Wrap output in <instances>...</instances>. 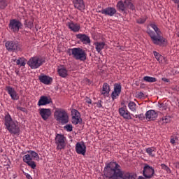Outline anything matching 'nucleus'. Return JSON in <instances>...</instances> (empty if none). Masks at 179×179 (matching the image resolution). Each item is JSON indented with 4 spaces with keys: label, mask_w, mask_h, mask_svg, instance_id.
Wrapping results in <instances>:
<instances>
[{
    "label": "nucleus",
    "mask_w": 179,
    "mask_h": 179,
    "mask_svg": "<svg viewBox=\"0 0 179 179\" xmlns=\"http://www.w3.org/2000/svg\"><path fill=\"white\" fill-rule=\"evenodd\" d=\"M96 107H98V108H103V101L101 100H99L97 102L95 103Z\"/></svg>",
    "instance_id": "c03bdc74"
},
{
    "label": "nucleus",
    "mask_w": 179,
    "mask_h": 179,
    "mask_svg": "<svg viewBox=\"0 0 179 179\" xmlns=\"http://www.w3.org/2000/svg\"><path fill=\"white\" fill-rule=\"evenodd\" d=\"M28 166H29V167H31V169H33L34 170V169H36V167L37 166V165H36V162H34V161L31 160L29 161V162H28L27 164Z\"/></svg>",
    "instance_id": "37998d69"
},
{
    "label": "nucleus",
    "mask_w": 179,
    "mask_h": 179,
    "mask_svg": "<svg viewBox=\"0 0 179 179\" xmlns=\"http://www.w3.org/2000/svg\"><path fill=\"white\" fill-rule=\"evenodd\" d=\"M52 102L51 98L47 96H41L38 101V107H41V106H47V104H50Z\"/></svg>",
    "instance_id": "412c9836"
},
{
    "label": "nucleus",
    "mask_w": 179,
    "mask_h": 179,
    "mask_svg": "<svg viewBox=\"0 0 179 179\" xmlns=\"http://www.w3.org/2000/svg\"><path fill=\"white\" fill-rule=\"evenodd\" d=\"M143 176L145 178H153L155 176V169L148 164H145L143 169Z\"/></svg>",
    "instance_id": "9d476101"
},
{
    "label": "nucleus",
    "mask_w": 179,
    "mask_h": 179,
    "mask_svg": "<svg viewBox=\"0 0 179 179\" xmlns=\"http://www.w3.org/2000/svg\"><path fill=\"white\" fill-rule=\"evenodd\" d=\"M178 92H179V87H178Z\"/></svg>",
    "instance_id": "6e6d98bb"
},
{
    "label": "nucleus",
    "mask_w": 179,
    "mask_h": 179,
    "mask_svg": "<svg viewBox=\"0 0 179 179\" xmlns=\"http://www.w3.org/2000/svg\"><path fill=\"white\" fill-rule=\"evenodd\" d=\"M25 27H27L28 29H33V27H34V24H33V21H29L26 20L24 21V23Z\"/></svg>",
    "instance_id": "e433bc0d"
},
{
    "label": "nucleus",
    "mask_w": 179,
    "mask_h": 179,
    "mask_svg": "<svg viewBox=\"0 0 179 179\" xmlns=\"http://www.w3.org/2000/svg\"><path fill=\"white\" fill-rule=\"evenodd\" d=\"M138 179H148L143 176H138Z\"/></svg>",
    "instance_id": "3c124183"
},
{
    "label": "nucleus",
    "mask_w": 179,
    "mask_h": 179,
    "mask_svg": "<svg viewBox=\"0 0 179 179\" xmlns=\"http://www.w3.org/2000/svg\"><path fill=\"white\" fill-rule=\"evenodd\" d=\"M39 114L42 120H43L44 121H47V120H48V118L51 117V109L44 108H41L39 109Z\"/></svg>",
    "instance_id": "2eb2a0df"
},
{
    "label": "nucleus",
    "mask_w": 179,
    "mask_h": 179,
    "mask_svg": "<svg viewBox=\"0 0 179 179\" xmlns=\"http://www.w3.org/2000/svg\"><path fill=\"white\" fill-rule=\"evenodd\" d=\"M150 26L153 29L154 31L151 29H148L147 33L153 44L159 45V47H166L167 45V39L162 36V31L157 27V25L152 23Z\"/></svg>",
    "instance_id": "f03ea898"
},
{
    "label": "nucleus",
    "mask_w": 179,
    "mask_h": 179,
    "mask_svg": "<svg viewBox=\"0 0 179 179\" xmlns=\"http://www.w3.org/2000/svg\"><path fill=\"white\" fill-rule=\"evenodd\" d=\"M116 8L119 12H123L124 13L127 12V9L135 10V6L131 0H124V1H119L116 5Z\"/></svg>",
    "instance_id": "423d86ee"
},
{
    "label": "nucleus",
    "mask_w": 179,
    "mask_h": 179,
    "mask_svg": "<svg viewBox=\"0 0 179 179\" xmlns=\"http://www.w3.org/2000/svg\"><path fill=\"white\" fill-rule=\"evenodd\" d=\"M74 7L78 10L85 9V1L83 0H72Z\"/></svg>",
    "instance_id": "b1692460"
},
{
    "label": "nucleus",
    "mask_w": 179,
    "mask_h": 179,
    "mask_svg": "<svg viewBox=\"0 0 179 179\" xmlns=\"http://www.w3.org/2000/svg\"><path fill=\"white\" fill-rule=\"evenodd\" d=\"M55 143L57 145V149L58 150H62V149H65V136L62 134H57L55 138Z\"/></svg>",
    "instance_id": "9b49d317"
},
{
    "label": "nucleus",
    "mask_w": 179,
    "mask_h": 179,
    "mask_svg": "<svg viewBox=\"0 0 179 179\" xmlns=\"http://www.w3.org/2000/svg\"><path fill=\"white\" fill-rule=\"evenodd\" d=\"M72 124L78 125L82 123V118H80V113L76 110H72Z\"/></svg>",
    "instance_id": "dca6fc26"
},
{
    "label": "nucleus",
    "mask_w": 179,
    "mask_h": 179,
    "mask_svg": "<svg viewBox=\"0 0 179 179\" xmlns=\"http://www.w3.org/2000/svg\"><path fill=\"white\" fill-rule=\"evenodd\" d=\"M178 142V138L177 136H171L170 139V143L175 146L176 143Z\"/></svg>",
    "instance_id": "58836bf2"
},
{
    "label": "nucleus",
    "mask_w": 179,
    "mask_h": 179,
    "mask_svg": "<svg viewBox=\"0 0 179 179\" xmlns=\"http://www.w3.org/2000/svg\"><path fill=\"white\" fill-rule=\"evenodd\" d=\"M22 159L24 163H26L27 164L29 162L33 160V158H31V156H30V155L27 154L22 157Z\"/></svg>",
    "instance_id": "f704fd0d"
},
{
    "label": "nucleus",
    "mask_w": 179,
    "mask_h": 179,
    "mask_svg": "<svg viewBox=\"0 0 179 179\" xmlns=\"http://www.w3.org/2000/svg\"><path fill=\"white\" fill-rule=\"evenodd\" d=\"M103 176L106 179H136V174L126 173L121 169V166L117 162L106 164L103 169Z\"/></svg>",
    "instance_id": "f257e3e1"
},
{
    "label": "nucleus",
    "mask_w": 179,
    "mask_h": 179,
    "mask_svg": "<svg viewBox=\"0 0 179 179\" xmlns=\"http://www.w3.org/2000/svg\"><path fill=\"white\" fill-rule=\"evenodd\" d=\"M175 3H179V0H172Z\"/></svg>",
    "instance_id": "603ef678"
},
{
    "label": "nucleus",
    "mask_w": 179,
    "mask_h": 179,
    "mask_svg": "<svg viewBox=\"0 0 179 179\" xmlns=\"http://www.w3.org/2000/svg\"><path fill=\"white\" fill-rule=\"evenodd\" d=\"M146 17H141L136 20V23L138 24H143L146 22Z\"/></svg>",
    "instance_id": "79ce46f5"
},
{
    "label": "nucleus",
    "mask_w": 179,
    "mask_h": 179,
    "mask_svg": "<svg viewBox=\"0 0 179 179\" xmlns=\"http://www.w3.org/2000/svg\"><path fill=\"white\" fill-rule=\"evenodd\" d=\"M8 6L6 3V0H0V9H5Z\"/></svg>",
    "instance_id": "ea45409f"
},
{
    "label": "nucleus",
    "mask_w": 179,
    "mask_h": 179,
    "mask_svg": "<svg viewBox=\"0 0 179 179\" xmlns=\"http://www.w3.org/2000/svg\"><path fill=\"white\" fill-rule=\"evenodd\" d=\"M156 150H157L156 147H150L145 149L146 153L148 156H150V157H155V156H156Z\"/></svg>",
    "instance_id": "bb28decb"
},
{
    "label": "nucleus",
    "mask_w": 179,
    "mask_h": 179,
    "mask_svg": "<svg viewBox=\"0 0 179 179\" xmlns=\"http://www.w3.org/2000/svg\"><path fill=\"white\" fill-rule=\"evenodd\" d=\"M162 80H163V82H166V83H169V82H170V80L166 78H162Z\"/></svg>",
    "instance_id": "09e8293b"
},
{
    "label": "nucleus",
    "mask_w": 179,
    "mask_h": 179,
    "mask_svg": "<svg viewBox=\"0 0 179 179\" xmlns=\"http://www.w3.org/2000/svg\"><path fill=\"white\" fill-rule=\"evenodd\" d=\"M161 168L162 169V170H165V171H166V173H168L169 174L171 173V169H170V168L166 164H162Z\"/></svg>",
    "instance_id": "4c0bfd02"
},
{
    "label": "nucleus",
    "mask_w": 179,
    "mask_h": 179,
    "mask_svg": "<svg viewBox=\"0 0 179 179\" xmlns=\"http://www.w3.org/2000/svg\"><path fill=\"white\" fill-rule=\"evenodd\" d=\"M101 94L104 97H108L110 95V85L107 83H104L101 90Z\"/></svg>",
    "instance_id": "a878e982"
},
{
    "label": "nucleus",
    "mask_w": 179,
    "mask_h": 179,
    "mask_svg": "<svg viewBox=\"0 0 179 179\" xmlns=\"http://www.w3.org/2000/svg\"><path fill=\"white\" fill-rule=\"evenodd\" d=\"M162 106H164V104L162 103Z\"/></svg>",
    "instance_id": "4d7b16f0"
},
{
    "label": "nucleus",
    "mask_w": 179,
    "mask_h": 179,
    "mask_svg": "<svg viewBox=\"0 0 179 179\" xmlns=\"http://www.w3.org/2000/svg\"><path fill=\"white\" fill-rule=\"evenodd\" d=\"M17 110H20V111H24V108L22 107V106H18Z\"/></svg>",
    "instance_id": "8fccbe9b"
},
{
    "label": "nucleus",
    "mask_w": 179,
    "mask_h": 179,
    "mask_svg": "<svg viewBox=\"0 0 179 179\" xmlns=\"http://www.w3.org/2000/svg\"><path fill=\"white\" fill-rule=\"evenodd\" d=\"M64 129H66L67 132H72L73 127L72 126V124H66L64 127Z\"/></svg>",
    "instance_id": "a19ab883"
},
{
    "label": "nucleus",
    "mask_w": 179,
    "mask_h": 179,
    "mask_svg": "<svg viewBox=\"0 0 179 179\" xmlns=\"http://www.w3.org/2000/svg\"><path fill=\"white\" fill-rule=\"evenodd\" d=\"M66 26L71 30V31H73L74 33H78L79 30H80V24L78 23H75L72 21H70L67 22Z\"/></svg>",
    "instance_id": "5701e85b"
},
{
    "label": "nucleus",
    "mask_w": 179,
    "mask_h": 179,
    "mask_svg": "<svg viewBox=\"0 0 179 179\" xmlns=\"http://www.w3.org/2000/svg\"><path fill=\"white\" fill-rule=\"evenodd\" d=\"M122 89V87L121 86V84L115 83L114 85V90L110 95V97L113 101L117 99V97H120V94H121Z\"/></svg>",
    "instance_id": "4468645a"
},
{
    "label": "nucleus",
    "mask_w": 179,
    "mask_h": 179,
    "mask_svg": "<svg viewBox=\"0 0 179 179\" xmlns=\"http://www.w3.org/2000/svg\"><path fill=\"white\" fill-rule=\"evenodd\" d=\"M85 102L87 103V104H92V99H90L89 97H87L85 99Z\"/></svg>",
    "instance_id": "49530a36"
},
{
    "label": "nucleus",
    "mask_w": 179,
    "mask_h": 179,
    "mask_svg": "<svg viewBox=\"0 0 179 179\" xmlns=\"http://www.w3.org/2000/svg\"><path fill=\"white\" fill-rule=\"evenodd\" d=\"M99 12L102 15H105V16L113 17V16H115V13H117V9L114 7H107L106 8L101 9Z\"/></svg>",
    "instance_id": "ddd939ff"
},
{
    "label": "nucleus",
    "mask_w": 179,
    "mask_h": 179,
    "mask_svg": "<svg viewBox=\"0 0 179 179\" xmlns=\"http://www.w3.org/2000/svg\"><path fill=\"white\" fill-rule=\"evenodd\" d=\"M38 80L41 83H43V85H48L52 83V78L47 75L41 74V76H38Z\"/></svg>",
    "instance_id": "4be33fe9"
},
{
    "label": "nucleus",
    "mask_w": 179,
    "mask_h": 179,
    "mask_svg": "<svg viewBox=\"0 0 179 179\" xmlns=\"http://www.w3.org/2000/svg\"><path fill=\"white\" fill-rule=\"evenodd\" d=\"M143 80L144 82H148V83H155V82H157L156 78L150 76H144Z\"/></svg>",
    "instance_id": "2f4dec72"
},
{
    "label": "nucleus",
    "mask_w": 179,
    "mask_h": 179,
    "mask_svg": "<svg viewBox=\"0 0 179 179\" xmlns=\"http://www.w3.org/2000/svg\"><path fill=\"white\" fill-rule=\"evenodd\" d=\"M134 117L135 118H139V115H135Z\"/></svg>",
    "instance_id": "864d4df0"
},
{
    "label": "nucleus",
    "mask_w": 179,
    "mask_h": 179,
    "mask_svg": "<svg viewBox=\"0 0 179 179\" xmlns=\"http://www.w3.org/2000/svg\"><path fill=\"white\" fill-rule=\"evenodd\" d=\"M6 48L8 51H13L17 52L22 50V45L17 41H8L5 44Z\"/></svg>",
    "instance_id": "6e6552de"
},
{
    "label": "nucleus",
    "mask_w": 179,
    "mask_h": 179,
    "mask_svg": "<svg viewBox=\"0 0 179 179\" xmlns=\"http://www.w3.org/2000/svg\"><path fill=\"white\" fill-rule=\"evenodd\" d=\"M170 122H171V117L170 115L164 116L159 120V124H162V125H166V124H170Z\"/></svg>",
    "instance_id": "c756f323"
},
{
    "label": "nucleus",
    "mask_w": 179,
    "mask_h": 179,
    "mask_svg": "<svg viewBox=\"0 0 179 179\" xmlns=\"http://www.w3.org/2000/svg\"><path fill=\"white\" fill-rule=\"evenodd\" d=\"M94 44L97 52L99 53L101 52V50H103L106 46V43L104 42H95Z\"/></svg>",
    "instance_id": "c85d7f7f"
},
{
    "label": "nucleus",
    "mask_w": 179,
    "mask_h": 179,
    "mask_svg": "<svg viewBox=\"0 0 179 179\" xmlns=\"http://www.w3.org/2000/svg\"><path fill=\"white\" fill-rule=\"evenodd\" d=\"M177 36H178V37H179V30L177 32Z\"/></svg>",
    "instance_id": "5fc2aeb1"
},
{
    "label": "nucleus",
    "mask_w": 179,
    "mask_h": 179,
    "mask_svg": "<svg viewBox=\"0 0 179 179\" xmlns=\"http://www.w3.org/2000/svg\"><path fill=\"white\" fill-rule=\"evenodd\" d=\"M27 153H29L31 155V159H34L35 160H38L40 159V157L38 156V154L33 150H29L27 151Z\"/></svg>",
    "instance_id": "72a5a7b5"
},
{
    "label": "nucleus",
    "mask_w": 179,
    "mask_h": 179,
    "mask_svg": "<svg viewBox=\"0 0 179 179\" xmlns=\"http://www.w3.org/2000/svg\"><path fill=\"white\" fill-rule=\"evenodd\" d=\"M157 112L155 110H149L145 114L147 121H155L157 118Z\"/></svg>",
    "instance_id": "6ab92c4d"
},
{
    "label": "nucleus",
    "mask_w": 179,
    "mask_h": 179,
    "mask_svg": "<svg viewBox=\"0 0 179 179\" xmlns=\"http://www.w3.org/2000/svg\"><path fill=\"white\" fill-rule=\"evenodd\" d=\"M153 55H154V57H155V59L158 61L159 64H162L164 61H166V57L162 56V55H159V52L154 51Z\"/></svg>",
    "instance_id": "7c9ffc66"
},
{
    "label": "nucleus",
    "mask_w": 179,
    "mask_h": 179,
    "mask_svg": "<svg viewBox=\"0 0 179 179\" xmlns=\"http://www.w3.org/2000/svg\"><path fill=\"white\" fill-rule=\"evenodd\" d=\"M4 125L6 129L13 135L20 134V127L17 122L13 121L9 113H6L4 116Z\"/></svg>",
    "instance_id": "7ed1b4c3"
},
{
    "label": "nucleus",
    "mask_w": 179,
    "mask_h": 179,
    "mask_svg": "<svg viewBox=\"0 0 179 179\" xmlns=\"http://www.w3.org/2000/svg\"><path fill=\"white\" fill-rule=\"evenodd\" d=\"M118 113L120 117L124 120H132V113L128 110L126 106L121 107L118 109Z\"/></svg>",
    "instance_id": "f8f14e48"
},
{
    "label": "nucleus",
    "mask_w": 179,
    "mask_h": 179,
    "mask_svg": "<svg viewBox=\"0 0 179 179\" xmlns=\"http://www.w3.org/2000/svg\"><path fill=\"white\" fill-rule=\"evenodd\" d=\"M57 73L60 78H66L68 76V69L64 66H60L57 67Z\"/></svg>",
    "instance_id": "393cba45"
},
{
    "label": "nucleus",
    "mask_w": 179,
    "mask_h": 179,
    "mask_svg": "<svg viewBox=\"0 0 179 179\" xmlns=\"http://www.w3.org/2000/svg\"><path fill=\"white\" fill-rule=\"evenodd\" d=\"M132 115H133V117H134V115H131V117H132Z\"/></svg>",
    "instance_id": "bf43d9fd"
},
{
    "label": "nucleus",
    "mask_w": 179,
    "mask_h": 179,
    "mask_svg": "<svg viewBox=\"0 0 179 179\" xmlns=\"http://www.w3.org/2000/svg\"><path fill=\"white\" fill-rule=\"evenodd\" d=\"M136 97L137 99H140V100H145V99H146V95H145L142 92H137L136 93Z\"/></svg>",
    "instance_id": "c9c22d12"
},
{
    "label": "nucleus",
    "mask_w": 179,
    "mask_h": 179,
    "mask_svg": "<svg viewBox=\"0 0 179 179\" xmlns=\"http://www.w3.org/2000/svg\"><path fill=\"white\" fill-rule=\"evenodd\" d=\"M76 38L80 40L83 44H85L87 45V44H90L92 43V41L90 40V36L85 34H78L76 35Z\"/></svg>",
    "instance_id": "a211bd4d"
},
{
    "label": "nucleus",
    "mask_w": 179,
    "mask_h": 179,
    "mask_svg": "<svg viewBox=\"0 0 179 179\" xmlns=\"http://www.w3.org/2000/svg\"><path fill=\"white\" fill-rule=\"evenodd\" d=\"M24 176H26V178H27V179H33L31 176H30V174H29V173H24Z\"/></svg>",
    "instance_id": "de8ad7c7"
},
{
    "label": "nucleus",
    "mask_w": 179,
    "mask_h": 179,
    "mask_svg": "<svg viewBox=\"0 0 179 179\" xmlns=\"http://www.w3.org/2000/svg\"><path fill=\"white\" fill-rule=\"evenodd\" d=\"M68 54L69 55L73 57L74 59H76L77 61H82L83 62H85L87 58L86 50L80 48L69 49Z\"/></svg>",
    "instance_id": "20e7f679"
},
{
    "label": "nucleus",
    "mask_w": 179,
    "mask_h": 179,
    "mask_svg": "<svg viewBox=\"0 0 179 179\" xmlns=\"http://www.w3.org/2000/svg\"><path fill=\"white\" fill-rule=\"evenodd\" d=\"M127 106L130 111H132V113H136V103H135V102L130 101Z\"/></svg>",
    "instance_id": "473e14b6"
},
{
    "label": "nucleus",
    "mask_w": 179,
    "mask_h": 179,
    "mask_svg": "<svg viewBox=\"0 0 179 179\" xmlns=\"http://www.w3.org/2000/svg\"><path fill=\"white\" fill-rule=\"evenodd\" d=\"M178 107H179V101H178Z\"/></svg>",
    "instance_id": "13d9d810"
},
{
    "label": "nucleus",
    "mask_w": 179,
    "mask_h": 179,
    "mask_svg": "<svg viewBox=\"0 0 179 179\" xmlns=\"http://www.w3.org/2000/svg\"><path fill=\"white\" fill-rule=\"evenodd\" d=\"M55 119L59 124L62 125H65L69 122V116L66 110L62 108H57L54 113Z\"/></svg>",
    "instance_id": "39448f33"
},
{
    "label": "nucleus",
    "mask_w": 179,
    "mask_h": 179,
    "mask_svg": "<svg viewBox=\"0 0 179 179\" xmlns=\"http://www.w3.org/2000/svg\"><path fill=\"white\" fill-rule=\"evenodd\" d=\"M12 61L16 64V65H20V66H26V59L23 57H20L17 59H13Z\"/></svg>",
    "instance_id": "cd10ccee"
},
{
    "label": "nucleus",
    "mask_w": 179,
    "mask_h": 179,
    "mask_svg": "<svg viewBox=\"0 0 179 179\" xmlns=\"http://www.w3.org/2000/svg\"><path fill=\"white\" fill-rule=\"evenodd\" d=\"M6 90L9 96H10L12 100H19V95L17 94V92H16V90H15V88L10 86H6Z\"/></svg>",
    "instance_id": "aec40b11"
},
{
    "label": "nucleus",
    "mask_w": 179,
    "mask_h": 179,
    "mask_svg": "<svg viewBox=\"0 0 179 179\" xmlns=\"http://www.w3.org/2000/svg\"><path fill=\"white\" fill-rule=\"evenodd\" d=\"M22 26H23V24L20 21L16 19H13L10 20L8 28L13 33H19V30L22 29Z\"/></svg>",
    "instance_id": "1a4fd4ad"
},
{
    "label": "nucleus",
    "mask_w": 179,
    "mask_h": 179,
    "mask_svg": "<svg viewBox=\"0 0 179 179\" xmlns=\"http://www.w3.org/2000/svg\"><path fill=\"white\" fill-rule=\"evenodd\" d=\"M138 119H140L141 121H143V120H146V116H145L143 113H141L138 115Z\"/></svg>",
    "instance_id": "a18cd8bd"
},
{
    "label": "nucleus",
    "mask_w": 179,
    "mask_h": 179,
    "mask_svg": "<svg viewBox=\"0 0 179 179\" xmlns=\"http://www.w3.org/2000/svg\"><path fill=\"white\" fill-rule=\"evenodd\" d=\"M76 152L78 155L85 156L86 155V145H85V143L78 142L76 145Z\"/></svg>",
    "instance_id": "f3484780"
},
{
    "label": "nucleus",
    "mask_w": 179,
    "mask_h": 179,
    "mask_svg": "<svg viewBox=\"0 0 179 179\" xmlns=\"http://www.w3.org/2000/svg\"><path fill=\"white\" fill-rule=\"evenodd\" d=\"M44 62H45V61L44 59H43V57L35 56L31 57L27 64L31 69H38V68H40V66H41Z\"/></svg>",
    "instance_id": "0eeeda50"
}]
</instances>
